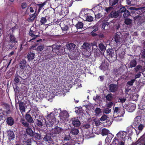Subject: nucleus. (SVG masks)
<instances>
[{
  "label": "nucleus",
  "mask_w": 145,
  "mask_h": 145,
  "mask_svg": "<svg viewBox=\"0 0 145 145\" xmlns=\"http://www.w3.org/2000/svg\"><path fill=\"white\" fill-rule=\"evenodd\" d=\"M129 35V34L127 33H124L123 35H122L121 32H116L114 37L116 46L119 47L121 46L128 39V38Z\"/></svg>",
  "instance_id": "f257e3e1"
},
{
  "label": "nucleus",
  "mask_w": 145,
  "mask_h": 145,
  "mask_svg": "<svg viewBox=\"0 0 145 145\" xmlns=\"http://www.w3.org/2000/svg\"><path fill=\"white\" fill-rule=\"evenodd\" d=\"M127 133L124 131H120L117 134L112 142V145H125Z\"/></svg>",
  "instance_id": "f03ea898"
},
{
  "label": "nucleus",
  "mask_w": 145,
  "mask_h": 145,
  "mask_svg": "<svg viewBox=\"0 0 145 145\" xmlns=\"http://www.w3.org/2000/svg\"><path fill=\"white\" fill-rule=\"evenodd\" d=\"M125 7H127L126 6ZM120 11L121 15L122 14V13H123V18H127L129 17L131 15V14H132L133 15L134 14L136 13H138V11L137 8L134 7H127L126 8L125 7L123 6H121V7L120 9Z\"/></svg>",
  "instance_id": "7ed1b4c3"
},
{
  "label": "nucleus",
  "mask_w": 145,
  "mask_h": 145,
  "mask_svg": "<svg viewBox=\"0 0 145 145\" xmlns=\"http://www.w3.org/2000/svg\"><path fill=\"white\" fill-rule=\"evenodd\" d=\"M17 43V40L14 36L12 34H10L9 35L8 40L7 42L6 43V42H5L4 46L9 49H12Z\"/></svg>",
  "instance_id": "20e7f679"
},
{
  "label": "nucleus",
  "mask_w": 145,
  "mask_h": 145,
  "mask_svg": "<svg viewBox=\"0 0 145 145\" xmlns=\"http://www.w3.org/2000/svg\"><path fill=\"white\" fill-rule=\"evenodd\" d=\"M88 10V8H83L80 13L79 16L84 20L89 22H91L93 20V18L92 16L89 15Z\"/></svg>",
  "instance_id": "39448f33"
},
{
  "label": "nucleus",
  "mask_w": 145,
  "mask_h": 145,
  "mask_svg": "<svg viewBox=\"0 0 145 145\" xmlns=\"http://www.w3.org/2000/svg\"><path fill=\"white\" fill-rule=\"evenodd\" d=\"M107 59L110 63L115 61L117 58L116 52L112 48H109L106 51Z\"/></svg>",
  "instance_id": "423d86ee"
},
{
  "label": "nucleus",
  "mask_w": 145,
  "mask_h": 145,
  "mask_svg": "<svg viewBox=\"0 0 145 145\" xmlns=\"http://www.w3.org/2000/svg\"><path fill=\"white\" fill-rule=\"evenodd\" d=\"M56 115L55 111H53L47 115V119L49 121V123H46V125L47 127L52 126L54 122L56 121L55 116Z\"/></svg>",
  "instance_id": "0eeeda50"
},
{
  "label": "nucleus",
  "mask_w": 145,
  "mask_h": 145,
  "mask_svg": "<svg viewBox=\"0 0 145 145\" xmlns=\"http://www.w3.org/2000/svg\"><path fill=\"white\" fill-rule=\"evenodd\" d=\"M82 47L84 49V52H86V53H85L86 56L88 57L90 56L92 52L91 44L85 42L83 44Z\"/></svg>",
  "instance_id": "6e6552de"
},
{
  "label": "nucleus",
  "mask_w": 145,
  "mask_h": 145,
  "mask_svg": "<svg viewBox=\"0 0 145 145\" xmlns=\"http://www.w3.org/2000/svg\"><path fill=\"white\" fill-rule=\"evenodd\" d=\"M113 116H117L123 117L124 115L125 112L124 108L120 107H115L114 108Z\"/></svg>",
  "instance_id": "1a4fd4ad"
},
{
  "label": "nucleus",
  "mask_w": 145,
  "mask_h": 145,
  "mask_svg": "<svg viewBox=\"0 0 145 145\" xmlns=\"http://www.w3.org/2000/svg\"><path fill=\"white\" fill-rule=\"evenodd\" d=\"M55 44H53L52 46H48L47 47V51L48 53L46 56V57L48 59H51L54 56L52 54L53 53V50H54Z\"/></svg>",
  "instance_id": "9d476101"
},
{
  "label": "nucleus",
  "mask_w": 145,
  "mask_h": 145,
  "mask_svg": "<svg viewBox=\"0 0 145 145\" xmlns=\"http://www.w3.org/2000/svg\"><path fill=\"white\" fill-rule=\"evenodd\" d=\"M54 51L58 56H61L64 54V51L63 48L60 45H55L54 48Z\"/></svg>",
  "instance_id": "9b49d317"
},
{
  "label": "nucleus",
  "mask_w": 145,
  "mask_h": 145,
  "mask_svg": "<svg viewBox=\"0 0 145 145\" xmlns=\"http://www.w3.org/2000/svg\"><path fill=\"white\" fill-rule=\"evenodd\" d=\"M59 113V116L61 119H62L63 120H66V118H68L69 117V114L67 112L66 110L61 111Z\"/></svg>",
  "instance_id": "f8f14e48"
},
{
  "label": "nucleus",
  "mask_w": 145,
  "mask_h": 145,
  "mask_svg": "<svg viewBox=\"0 0 145 145\" xmlns=\"http://www.w3.org/2000/svg\"><path fill=\"white\" fill-rule=\"evenodd\" d=\"M63 131V129L62 128L57 126L53 129L52 133L56 135L57 134H61Z\"/></svg>",
  "instance_id": "ddd939ff"
},
{
  "label": "nucleus",
  "mask_w": 145,
  "mask_h": 145,
  "mask_svg": "<svg viewBox=\"0 0 145 145\" xmlns=\"http://www.w3.org/2000/svg\"><path fill=\"white\" fill-rule=\"evenodd\" d=\"M98 25L97 24H95L92 27L91 29L93 30L91 32V34L92 37H94L97 36L98 34L96 33L95 32L98 30Z\"/></svg>",
  "instance_id": "4468645a"
},
{
  "label": "nucleus",
  "mask_w": 145,
  "mask_h": 145,
  "mask_svg": "<svg viewBox=\"0 0 145 145\" xmlns=\"http://www.w3.org/2000/svg\"><path fill=\"white\" fill-rule=\"evenodd\" d=\"M109 64L107 62L104 61L102 63L101 65L99 67V68L102 70L105 71L108 69Z\"/></svg>",
  "instance_id": "2eb2a0df"
},
{
  "label": "nucleus",
  "mask_w": 145,
  "mask_h": 145,
  "mask_svg": "<svg viewBox=\"0 0 145 145\" xmlns=\"http://www.w3.org/2000/svg\"><path fill=\"white\" fill-rule=\"evenodd\" d=\"M119 15H121L120 9L117 11L114 10L112 11L109 14V16L111 18H117Z\"/></svg>",
  "instance_id": "dca6fc26"
},
{
  "label": "nucleus",
  "mask_w": 145,
  "mask_h": 145,
  "mask_svg": "<svg viewBox=\"0 0 145 145\" xmlns=\"http://www.w3.org/2000/svg\"><path fill=\"white\" fill-rule=\"evenodd\" d=\"M71 121H72V123L74 127H78L81 124L80 121L76 118H72Z\"/></svg>",
  "instance_id": "f3484780"
},
{
  "label": "nucleus",
  "mask_w": 145,
  "mask_h": 145,
  "mask_svg": "<svg viewBox=\"0 0 145 145\" xmlns=\"http://www.w3.org/2000/svg\"><path fill=\"white\" fill-rule=\"evenodd\" d=\"M28 112L26 113L25 115V119L28 122L30 123H33L34 121L31 116L28 114Z\"/></svg>",
  "instance_id": "a211bd4d"
},
{
  "label": "nucleus",
  "mask_w": 145,
  "mask_h": 145,
  "mask_svg": "<svg viewBox=\"0 0 145 145\" xmlns=\"http://www.w3.org/2000/svg\"><path fill=\"white\" fill-rule=\"evenodd\" d=\"M7 133L9 140H11L14 138L15 135L13 131L9 130L7 132Z\"/></svg>",
  "instance_id": "6ab92c4d"
},
{
  "label": "nucleus",
  "mask_w": 145,
  "mask_h": 145,
  "mask_svg": "<svg viewBox=\"0 0 145 145\" xmlns=\"http://www.w3.org/2000/svg\"><path fill=\"white\" fill-rule=\"evenodd\" d=\"M109 90L112 92H114L117 90V86L114 84H111L109 86Z\"/></svg>",
  "instance_id": "aec40b11"
},
{
  "label": "nucleus",
  "mask_w": 145,
  "mask_h": 145,
  "mask_svg": "<svg viewBox=\"0 0 145 145\" xmlns=\"http://www.w3.org/2000/svg\"><path fill=\"white\" fill-rule=\"evenodd\" d=\"M141 119L140 116H137L134 119L133 125L134 126H137V125L140 124Z\"/></svg>",
  "instance_id": "412c9836"
},
{
  "label": "nucleus",
  "mask_w": 145,
  "mask_h": 145,
  "mask_svg": "<svg viewBox=\"0 0 145 145\" xmlns=\"http://www.w3.org/2000/svg\"><path fill=\"white\" fill-rule=\"evenodd\" d=\"M27 62L25 60L22 59L20 61L19 63V66L20 68L22 69H24L25 67Z\"/></svg>",
  "instance_id": "4be33fe9"
},
{
  "label": "nucleus",
  "mask_w": 145,
  "mask_h": 145,
  "mask_svg": "<svg viewBox=\"0 0 145 145\" xmlns=\"http://www.w3.org/2000/svg\"><path fill=\"white\" fill-rule=\"evenodd\" d=\"M143 18L142 14H138L134 17V20L135 21L141 22L143 19Z\"/></svg>",
  "instance_id": "5701e85b"
},
{
  "label": "nucleus",
  "mask_w": 145,
  "mask_h": 145,
  "mask_svg": "<svg viewBox=\"0 0 145 145\" xmlns=\"http://www.w3.org/2000/svg\"><path fill=\"white\" fill-rule=\"evenodd\" d=\"M35 32L34 31H32L30 30L29 33V36H31L32 37L34 38H33L31 39H30L29 40V42H33L32 41L33 40H34L35 39V38L37 37H38V35H35L34 34Z\"/></svg>",
  "instance_id": "b1692460"
},
{
  "label": "nucleus",
  "mask_w": 145,
  "mask_h": 145,
  "mask_svg": "<svg viewBox=\"0 0 145 145\" xmlns=\"http://www.w3.org/2000/svg\"><path fill=\"white\" fill-rule=\"evenodd\" d=\"M27 134L31 137H33L34 135V132L30 127L27 128L26 130Z\"/></svg>",
  "instance_id": "393cba45"
},
{
  "label": "nucleus",
  "mask_w": 145,
  "mask_h": 145,
  "mask_svg": "<svg viewBox=\"0 0 145 145\" xmlns=\"http://www.w3.org/2000/svg\"><path fill=\"white\" fill-rule=\"evenodd\" d=\"M76 45L73 43H70L67 45L66 47L67 49L69 50L70 52L72 51Z\"/></svg>",
  "instance_id": "a878e982"
},
{
  "label": "nucleus",
  "mask_w": 145,
  "mask_h": 145,
  "mask_svg": "<svg viewBox=\"0 0 145 145\" xmlns=\"http://www.w3.org/2000/svg\"><path fill=\"white\" fill-rule=\"evenodd\" d=\"M127 109L129 110V111L132 112L135 109L136 106L135 104L133 103L129 104L127 106Z\"/></svg>",
  "instance_id": "bb28decb"
},
{
  "label": "nucleus",
  "mask_w": 145,
  "mask_h": 145,
  "mask_svg": "<svg viewBox=\"0 0 145 145\" xmlns=\"http://www.w3.org/2000/svg\"><path fill=\"white\" fill-rule=\"evenodd\" d=\"M6 122L8 125L11 126L13 125L14 123V121L12 117H9L7 118Z\"/></svg>",
  "instance_id": "cd10ccee"
},
{
  "label": "nucleus",
  "mask_w": 145,
  "mask_h": 145,
  "mask_svg": "<svg viewBox=\"0 0 145 145\" xmlns=\"http://www.w3.org/2000/svg\"><path fill=\"white\" fill-rule=\"evenodd\" d=\"M19 106L20 110L22 113L25 112V106H24V104L23 102H20L19 103Z\"/></svg>",
  "instance_id": "c85d7f7f"
},
{
  "label": "nucleus",
  "mask_w": 145,
  "mask_h": 145,
  "mask_svg": "<svg viewBox=\"0 0 145 145\" xmlns=\"http://www.w3.org/2000/svg\"><path fill=\"white\" fill-rule=\"evenodd\" d=\"M21 7L22 9L27 10L29 8V6L27 3L24 2L21 3Z\"/></svg>",
  "instance_id": "c756f323"
},
{
  "label": "nucleus",
  "mask_w": 145,
  "mask_h": 145,
  "mask_svg": "<svg viewBox=\"0 0 145 145\" xmlns=\"http://www.w3.org/2000/svg\"><path fill=\"white\" fill-rule=\"evenodd\" d=\"M43 140L44 141L47 142L48 143H50L51 142L52 139L50 135H46L43 138Z\"/></svg>",
  "instance_id": "7c9ffc66"
},
{
  "label": "nucleus",
  "mask_w": 145,
  "mask_h": 145,
  "mask_svg": "<svg viewBox=\"0 0 145 145\" xmlns=\"http://www.w3.org/2000/svg\"><path fill=\"white\" fill-rule=\"evenodd\" d=\"M91 47L92 48V52H93L94 53H97L99 50H98L97 46L94 44L92 43H91Z\"/></svg>",
  "instance_id": "2f4dec72"
},
{
  "label": "nucleus",
  "mask_w": 145,
  "mask_h": 145,
  "mask_svg": "<svg viewBox=\"0 0 145 145\" xmlns=\"http://www.w3.org/2000/svg\"><path fill=\"white\" fill-rule=\"evenodd\" d=\"M35 54L33 52L29 53L27 55L28 60L29 61L33 60L34 59Z\"/></svg>",
  "instance_id": "473e14b6"
},
{
  "label": "nucleus",
  "mask_w": 145,
  "mask_h": 145,
  "mask_svg": "<svg viewBox=\"0 0 145 145\" xmlns=\"http://www.w3.org/2000/svg\"><path fill=\"white\" fill-rule=\"evenodd\" d=\"M119 0H109V5L112 7H114L116 5H117Z\"/></svg>",
  "instance_id": "72a5a7b5"
},
{
  "label": "nucleus",
  "mask_w": 145,
  "mask_h": 145,
  "mask_svg": "<svg viewBox=\"0 0 145 145\" xmlns=\"http://www.w3.org/2000/svg\"><path fill=\"white\" fill-rule=\"evenodd\" d=\"M137 64V62L135 59L131 60L129 63L130 67L131 68L135 67Z\"/></svg>",
  "instance_id": "f704fd0d"
},
{
  "label": "nucleus",
  "mask_w": 145,
  "mask_h": 145,
  "mask_svg": "<svg viewBox=\"0 0 145 145\" xmlns=\"http://www.w3.org/2000/svg\"><path fill=\"white\" fill-rule=\"evenodd\" d=\"M102 27L103 29L107 30L109 27V24L108 22L103 23L102 25Z\"/></svg>",
  "instance_id": "c9c22d12"
},
{
  "label": "nucleus",
  "mask_w": 145,
  "mask_h": 145,
  "mask_svg": "<svg viewBox=\"0 0 145 145\" xmlns=\"http://www.w3.org/2000/svg\"><path fill=\"white\" fill-rule=\"evenodd\" d=\"M35 126L39 127H41L43 125L41 120L38 119L36 120L35 123Z\"/></svg>",
  "instance_id": "e433bc0d"
},
{
  "label": "nucleus",
  "mask_w": 145,
  "mask_h": 145,
  "mask_svg": "<svg viewBox=\"0 0 145 145\" xmlns=\"http://www.w3.org/2000/svg\"><path fill=\"white\" fill-rule=\"evenodd\" d=\"M70 133L74 135H76L79 133L78 130L76 128L72 129Z\"/></svg>",
  "instance_id": "4c0bfd02"
},
{
  "label": "nucleus",
  "mask_w": 145,
  "mask_h": 145,
  "mask_svg": "<svg viewBox=\"0 0 145 145\" xmlns=\"http://www.w3.org/2000/svg\"><path fill=\"white\" fill-rule=\"evenodd\" d=\"M46 4V3L45 2H43L42 4H37L36 5L37 6L39 7L38 9V12L39 13L40 11L42 9L43 6L45 5Z\"/></svg>",
  "instance_id": "58836bf2"
},
{
  "label": "nucleus",
  "mask_w": 145,
  "mask_h": 145,
  "mask_svg": "<svg viewBox=\"0 0 145 145\" xmlns=\"http://www.w3.org/2000/svg\"><path fill=\"white\" fill-rule=\"evenodd\" d=\"M84 24L81 22H78L76 25L75 26L77 29H82L83 28Z\"/></svg>",
  "instance_id": "ea45409f"
},
{
  "label": "nucleus",
  "mask_w": 145,
  "mask_h": 145,
  "mask_svg": "<svg viewBox=\"0 0 145 145\" xmlns=\"http://www.w3.org/2000/svg\"><path fill=\"white\" fill-rule=\"evenodd\" d=\"M44 48V46L42 44H40L39 45L35 48L37 51L40 52Z\"/></svg>",
  "instance_id": "a19ab883"
},
{
  "label": "nucleus",
  "mask_w": 145,
  "mask_h": 145,
  "mask_svg": "<svg viewBox=\"0 0 145 145\" xmlns=\"http://www.w3.org/2000/svg\"><path fill=\"white\" fill-rule=\"evenodd\" d=\"M113 121L112 119H110L109 117H108L106 121V125L109 126H110L112 124Z\"/></svg>",
  "instance_id": "79ce46f5"
},
{
  "label": "nucleus",
  "mask_w": 145,
  "mask_h": 145,
  "mask_svg": "<svg viewBox=\"0 0 145 145\" xmlns=\"http://www.w3.org/2000/svg\"><path fill=\"white\" fill-rule=\"evenodd\" d=\"M22 124L25 127H29V124L28 122L25 121V120L23 119L22 121Z\"/></svg>",
  "instance_id": "37998d69"
},
{
  "label": "nucleus",
  "mask_w": 145,
  "mask_h": 145,
  "mask_svg": "<svg viewBox=\"0 0 145 145\" xmlns=\"http://www.w3.org/2000/svg\"><path fill=\"white\" fill-rule=\"evenodd\" d=\"M132 22V20L129 18H126L125 19L124 23L126 25H130L131 24Z\"/></svg>",
  "instance_id": "c03bdc74"
},
{
  "label": "nucleus",
  "mask_w": 145,
  "mask_h": 145,
  "mask_svg": "<svg viewBox=\"0 0 145 145\" xmlns=\"http://www.w3.org/2000/svg\"><path fill=\"white\" fill-rule=\"evenodd\" d=\"M109 130L106 129L104 128L102 130V134L103 136L107 135L109 132Z\"/></svg>",
  "instance_id": "a18cd8bd"
},
{
  "label": "nucleus",
  "mask_w": 145,
  "mask_h": 145,
  "mask_svg": "<svg viewBox=\"0 0 145 145\" xmlns=\"http://www.w3.org/2000/svg\"><path fill=\"white\" fill-rule=\"evenodd\" d=\"M66 3L68 7H70L72 5L73 2V0H66Z\"/></svg>",
  "instance_id": "49530a36"
},
{
  "label": "nucleus",
  "mask_w": 145,
  "mask_h": 145,
  "mask_svg": "<svg viewBox=\"0 0 145 145\" xmlns=\"http://www.w3.org/2000/svg\"><path fill=\"white\" fill-rule=\"evenodd\" d=\"M108 118V116H107L105 114H103V115L100 118V120L101 121H104L105 120V121H106V119H107Z\"/></svg>",
  "instance_id": "de8ad7c7"
},
{
  "label": "nucleus",
  "mask_w": 145,
  "mask_h": 145,
  "mask_svg": "<svg viewBox=\"0 0 145 145\" xmlns=\"http://www.w3.org/2000/svg\"><path fill=\"white\" fill-rule=\"evenodd\" d=\"M90 127V125L89 123L84 124L82 126V128L83 129H88Z\"/></svg>",
  "instance_id": "09e8293b"
},
{
  "label": "nucleus",
  "mask_w": 145,
  "mask_h": 145,
  "mask_svg": "<svg viewBox=\"0 0 145 145\" xmlns=\"http://www.w3.org/2000/svg\"><path fill=\"white\" fill-rule=\"evenodd\" d=\"M96 115L97 116H98L102 112L101 109L99 108H97L95 110Z\"/></svg>",
  "instance_id": "8fccbe9b"
},
{
  "label": "nucleus",
  "mask_w": 145,
  "mask_h": 145,
  "mask_svg": "<svg viewBox=\"0 0 145 145\" xmlns=\"http://www.w3.org/2000/svg\"><path fill=\"white\" fill-rule=\"evenodd\" d=\"M99 48L101 51H103L105 50V46L102 43H100L99 45Z\"/></svg>",
  "instance_id": "3c124183"
},
{
  "label": "nucleus",
  "mask_w": 145,
  "mask_h": 145,
  "mask_svg": "<svg viewBox=\"0 0 145 145\" xmlns=\"http://www.w3.org/2000/svg\"><path fill=\"white\" fill-rule=\"evenodd\" d=\"M135 80V79H133L131 80L130 81H128L127 82V85L128 86H131L133 85L134 83V82Z\"/></svg>",
  "instance_id": "603ef678"
},
{
  "label": "nucleus",
  "mask_w": 145,
  "mask_h": 145,
  "mask_svg": "<svg viewBox=\"0 0 145 145\" xmlns=\"http://www.w3.org/2000/svg\"><path fill=\"white\" fill-rule=\"evenodd\" d=\"M114 118V120L117 121H120L122 120V119L120 116H113Z\"/></svg>",
  "instance_id": "864d4df0"
},
{
  "label": "nucleus",
  "mask_w": 145,
  "mask_h": 145,
  "mask_svg": "<svg viewBox=\"0 0 145 145\" xmlns=\"http://www.w3.org/2000/svg\"><path fill=\"white\" fill-rule=\"evenodd\" d=\"M32 142V141L31 139H27L23 142L24 144L27 145H31Z\"/></svg>",
  "instance_id": "5fc2aeb1"
},
{
  "label": "nucleus",
  "mask_w": 145,
  "mask_h": 145,
  "mask_svg": "<svg viewBox=\"0 0 145 145\" xmlns=\"http://www.w3.org/2000/svg\"><path fill=\"white\" fill-rule=\"evenodd\" d=\"M106 99L107 100L109 101H111L112 99V97L111 94H108L106 96Z\"/></svg>",
  "instance_id": "6e6d98bb"
},
{
  "label": "nucleus",
  "mask_w": 145,
  "mask_h": 145,
  "mask_svg": "<svg viewBox=\"0 0 145 145\" xmlns=\"http://www.w3.org/2000/svg\"><path fill=\"white\" fill-rule=\"evenodd\" d=\"M47 20L46 18L45 17H42L40 22L41 24H44L46 22Z\"/></svg>",
  "instance_id": "4d7b16f0"
},
{
  "label": "nucleus",
  "mask_w": 145,
  "mask_h": 145,
  "mask_svg": "<svg viewBox=\"0 0 145 145\" xmlns=\"http://www.w3.org/2000/svg\"><path fill=\"white\" fill-rule=\"evenodd\" d=\"M142 69V66L140 65H137L134 69L136 72H137L139 70H141Z\"/></svg>",
  "instance_id": "13d9d810"
},
{
  "label": "nucleus",
  "mask_w": 145,
  "mask_h": 145,
  "mask_svg": "<svg viewBox=\"0 0 145 145\" xmlns=\"http://www.w3.org/2000/svg\"><path fill=\"white\" fill-rule=\"evenodd\" d=\"M37 15V14L35 12L34 14L30 16V18L31 20H33L35 18Z\"/></svg>",
  "instance_id": "bf43d9fd"
},
{
  "label": "nucleus",
  "mask_w": 145,
  "mask_h": 145,
  "mask_svg": "<svg viewBox=\"0 0 145 145\" xmlns=\"http://www.w3.org/2000/svg\"><path fill=\"white\" fill-rule=\"evenodd\" d=\"M111 139L109 137H107L105 140V142L107 145L109 144V143L111 142Z\"/></svg>",
  "instance_id": "052dcab7"
},
{
  "label": "nucleus",
  "mask_w": 145,
  "mask_h": 145,
  "mask_svg": "<svg viewBox=\"0 0 145 145\" xmlns=\"http://www.w3.org/2000/svg\"><path fill=\"white\" fill-rule=\"evenodd\" d=\"M35 138L37 139H40V138L41 135H40L38 133H36L34 132V135Z\"/></svg>",
  "instance_id": "680f3d73"
},
{
  "label": "nucleus",
  "mask_w": 145,
  "mask_h": 145,
  "mask_svg": "<svg viewBox=\"0 0 145 145\" xmlns=\"http://www.w3.org/2000/svg\"><path fill=\"white\" fill-rule=\"evenodd\" d=\"M114 7L111 6L108 7H106L105 10L106 12H110L111 10L114 8Z\"/></svg>",
  "instance_id": "e2e57ef3"
},
{
  "label": "nucleus",
  "mask_w": 145,
  "mask_h": 145,
  "mask_svg": "<svg viewBox=\"0 0 145 145\" xmlns=\"http://www.w3.org/2000/svg\"><path fill=\"white\" fill-rule=\"evenodd\" d=\"M111 112V109H109L108 108H105L104 111V112L106 114H108Z\"/></svg>",
  "instance_id": "0e129e2a"
},
{
  "label": "nucleus",
  "mask_w": 145,
  "mask_h": 145,
  "mask_svg": "<svg viewBox=\"0 0 145 145\" xmlns=\"http://www.w3.org/2000/svg\"><path fill=\"white\" fill-rule=\"evenodd\" d=\"M123 68L122 67H120L117 70V72L118 74H121L123 72Z\"/></svg>",
  "instance_id": "69168bd1"
},
{
  "label": "nucleus",
  "mask_w": 145,
  "mask_h": 145,
  "mask_svg": "<svg viewBox=\"0 0 145 145\" xmlns=\"http://www.w3.org/2000/svg\"><path fill=\"white\" fill-rule=\"evenodd\" d=\"M71 137L69 135L65 136L64 138V140L65 141H67L70 140Z\"/></svg>",
  "instance_id": "338daca9"
},
{
  "label": "nucleus",
  "mask_w": 145,
  "mask_h": 145,
  "mask_svg": "<svg viewBox=\"0 0 145 145\" xmlns=\"http://www.w3.org/2000/svg\"><path fill=\"white\" fill-rule=\"evenodd\" d=\"M138 126V129L140 131H142L144 128V125H143L141 124H140Z\"/></svg>",
  "instance_id": "774afa93"
}]
</instances>
